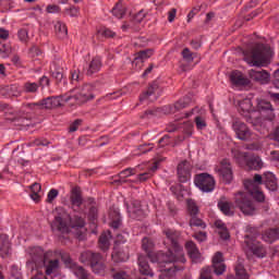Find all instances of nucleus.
Listing matches in <instances>:
<instances>
[{"mask_svg":"<svg viewBox=\"0 0 279 279\" xmlns=\"http://www.w3.org/2000/svg\"><path fill=\"white\" fill-rule=\"evenodd\" d=\"M244 60L252 66H263L269 58V49L263 44H256L248 50L243 51Z\"/></svg>","mask_w":279,"mask_h":279,"instance_id":"f257e3e1","label":"nucleus"},{"mask_svg":"<svg viewBox=\"0 0 279 279\" xmlns=\"http://www.w3.org/2000/svg\"><path fill=\"white\" fill-rule=\"evenodd\" d=\"M235 207L240 209L244 217H254L258 211L256 203L252 198V195L247 192H238L234 194Z\"/></svg>","mask_w":279,"mask_h":279,"instance_id":"f03ea898","label":"nucleus"},{"mask_svg":"<svg viewBox=\"0 0 279 279\" xmlns=\"http://www.w3.org/2000/svg\"><path fill=\"white\" fill-rule=\"evenodd\" d=\"M80 260L81 263L88 265L93 269L94 274H101L106 271V259L100 253L85 251L81 253Z\"/></svg>","mask_w":279,"mask_h":279,"instance_id":"7ed1b4c3","label":"nucleus"},{"mask_svg":"<svg viewBox=\"0 0 279 279\" xmlns=\"http://www.w3.org/2000/svg\"><path fill=\"white\" fill-rule=\"evenodd\" d=\"M90 99H95L93 85L85 84L78 94L68 97L65 101H75L77 106H82V104H86V101H90Z\"/></svg>","mask_w":279,"mask_h":279,"instance_id":"20e7f679","label":"nucleus"},{"mask_svg":"<svg viewBox=\"0 0 279 279\" xmlns=\"http://www.w3.org/2000/svg\"><path fill=\"white\" fill-rule=\"evenodd\" d=\"M194 184L203 191V193H211L215 191V179L208 173L196 174Z\"/></svg>","mask_w":279,"mask_h":279,"instance_id":"39448f33","label":"nucleus"},{"mask_svg":"<svg viewBox=\"0 0 279 279\" xmlns=\"http://www.w3.org/2000/svg\"><path fill=\"white\" fill-rule=\"evenodd\" d=\"M163 234L166 235L167 243H170L174 252L184 253V250L182 248V234L180 231L166 229L163 230Z\"/></svg>","mask_w":279,"mask_h":279,"instance_id":"423d86ee","label":"nucleus"},{"mask_svg":"<svg viewBox=\"0 0 279 279\" xmlns=\"http://www.w3.org/2000/svg\"><path fill=\"white\" fill-rule=\"evenodd\" d=\"M28 254L36 265V267H45L47 265V259L49 258V253H45V250L40 246L31 247Z\"/></svg>","mask_w":279,"mask_h":279,"instance_id":"0eeeda50","label":"nucleus"},{"mask_svg":"<svg viewBox=\"0 0 279 279\" xmlns=\"http://www.w3.org/2000/svg\"><path fill=\"white\" fill-rule=\"evenodd\" d=\"M159 265H167L169 263H186V258H184V253L174 252L169 250L168 253L159 252Z\"/></svg>","mask_w":279,"mask_h":279,"instance_id":"6e6552de","label":"nucleus"},{"mask_svg":"<svg viewBox=\"0 0 279 279\" xmlns=\"http://www.w3.org/2000/svg\"><path fill=\"white\" fill-rule=\"evenodd\" d=\"M31 108L38 107L40 110H53L56 108H60L62 106V98L61 97H48L43 99L38 102H33L29 105Z\"/></svg>","mask_w":279,"mask_h":279,"instance_id":"1a4fd4ad","label":"nucleus"},{"mask_svg":"<svg viewBox=\"0 0 279 279\" xmlns=\"http://www.w3.org/2000/svg\"><path fill=\"white\" fill-rule=\"evenodd\" d=\"M86 227V220L80 216H74L70 219V228L73 230H76L75 236L78 239V241H84L86 239V231H84V228Z\"/></svg>","mask_w":279,"mask_h":279,"instance_id":"9d476101","label":"nucleus"},{"mask_svg":"<svg viewBox=\"0 0 279 279\" xmlns=\"http://www.w3.org/2000/svg\"><path fill=\"white\" fill-rule=\"evenodd\" d=\"M232 128L240 141H250L252 138V131L242 121L235 120L232 123Z\"/></svg>","mask_w":279,"mask_h":279,"instance_id":"9b49d317","label":"nucleus"},{"mask_svg":"<svg viewBox=\"0 0 279 279\" xmlns=\"http://www.w3.org/2000/svg\"><path fill=\"white\" fill-rule=\"evenodd\" d=\"M50 226L51 230H57L62 234H69L71 232L70 226L66 223V220H64V214H58L54 216Z\"/></svg>","mask_w":279,"mask_h":279,"instance_id":"f8f14e48","label":"nucleus"},{"mask_svg":"<svg viewBox=\"0 0 279 279\" xmlns=\"http://www.w3.org/2000/svg\"><path fill=\"white\" fill-rule=\"evenodd\" d=\"M129 246H113V253L111 254V258L113 263H125V260H129L130 253L128 252Z\"/></svg>","mask_w":279,"mask_h":279,"instance_id":"ddd939ff","label":"nucleus"},{"mask_svg":"<svg viewBox=\"0 0 279 279\" xmlns=\"http://www.w3.org/2000/svg\"><path fill=\"white\" fill-rule=\"evenodd\" d=\"M213 269L216 276L226 274V264L223 263V253L217 252L213 257Z\"/></svg>","mask_w":279,"mask_h":279,"instance_id":"4468645a","label":"nucleus"},{"mask_svg":"<svg viewBox=\"0 0 279 279\" xmlns=\"http://www.w3.org/2000/svg\"><path fill=\"white\" fill-rule=\"evenodd\" d=\"M189 98H183L174 102L173 106L168 105L162 108V112L165 114H175V112H180V110H184L186 106H189Z\"/></svg>","mask_w":279,"mask_h":279,"instance_id":"2eb2a0df","label":"nucleus"},{"mask_svg":"<svg viewBox=\"0 0 279 279\" xmlns=\"http://www.w3.org/2000/svg\"><path fill=\"white\" fill-rule=\"evenodd\" d=\"M179 182H189L191 180V163L186 160L178 165L177 168Z\"/></svg>","mask_w":279,"mask_h":279,"instance_id":"dca6fc26","label":"nucleus"},{"mask_svg":"<svg viewBox=\"0 0 279 279\" xmlns=\"http://www.w3.org/2000/svg\"><path fill=\"white\" fill-rule=\"evenodd\" d=\"M219 173L223 180V182H226V184H230L232 182V166H230V160L228 159H223L221 161V168L219 169Z\"/></svg>","mask_w":279,"mask_h":279,"instance_id":"f3484780","label":"nucleus"},{"mask_svg":"<svg viewBox=\"0 0 279 279\" xmlns=\"http://www.w3.org/2000/svg\"><path fill=\"white\" fill-rule=\"evenodd\" d=\"M33 119L34 116L32 113L20 111L16 113L15 125L19 128H29V125H34Z\"/></svg>","mask_w":279,"mask_h":279,"instance_id":"a211bd4d","label":"nucleus"},{"mask_svg":"<svg viewBox=\"0 0 279 279\" xmlns=\"http://www.w3.org/2000/svg\"><path fill=\"white\" fill-rule=\"evenodd\" d=\"M126 210L129 213V217L131 219H137L141 220L144 217L143 209H141V203L138 202H133L131 205L129 203H125Z\"/></svg>","mask_w":279,"mask_h":279,"instance_id":"6ab92c4d","label":"nucleus"},{"mask_svg":"<svg viewBox=\"0 0 279 279\" xmlns=\"http://www.w3.org/2000/svg\"><path fill=\"white\" fill-rule=\"evenodd\" d=\"M248 76L251 77V80H253L254 82H258L259 84H269L270 75L269 72L265 70H250Z\"/></svg>","mask_w":279,"mask_h":279,"instance_id":"aec40b11","label":"nucleus"},{"mask_svg":"<svg viewBox=\"0 0 279 279\" xmlns=\"http://www.w3.org/2000/svg\"><path fill=\"white\" fill-rule=\"evenodd\" d=\"M138 270L142 276H149L154 278V270L149 266V262H147V257L145 255H138L137 257Z\"/></svg>","mask_w":279,"mask_h":279,"instance_id":"412c9836","label":"nucleus"},{"mask_svg":"<svg viewBox=\"0 0 279 279\" xmlns=\"http://www.w3.org/2000/svg\"><path fill=\"white\" fill-rule=\"evenodd\" d=\"M218 208L222 215H226V217H232V215H234V210H232V208H234V204L228 202L226 196H221L218 201Z\"/></svg>","mask_w":279,"mask_h":279,"instance_id":"4be33fe9","label":"nucleus"},{"mask_svg":"<svg viewBox=\"0 0 279 279\" xmlns=\"http://www.w3.org/2000/svg\"><path fill=\"white\" fill-rule=\"evenodd\" d=\"M185 248L187 251V254L190 258L193 260V263H197L199 258H202V253H199V248H197V245L193 241H189L185 244Z\"/></svg>","mask_w":279,"mask_h":279,"instance_id":"5701e85b","label":"nucleus"},{"mask_svg":"<svg viewBox=\"0 0 279 279\" xmlns=\"http://www.w3.org/2000/svg\"><path fill=\"white\" fill-rule=\"evenodd\" d=\"M264 165L263 159H260L258 156H251L248 157V160H246L248 171H260Z\"/></svg>","mask_w":279,"mask_h":279,"instance_id":"b1692460","label":"nucleus"},{"mask_svg":"<svg viewBox=\"0 0 279 279\" xmlns=\"http://www.w3.org/2000/svg\"><path fill=\"white\" fill-rule=\"evenodd\" d=\"M70 202L72 206H77V208H80V206L84 204V198H82V189H80V186H75L72 189Z\"/></svg>","mask_w":279,"mask_h":279,"instance_id":"393cba45","label":"nucleus"},{"mask_svg":"<svg viewBox=\"0 0 279 279\" xmlns=\"http://www.w3.org/2000/svg\"><path fill=\"white\" fill-rule=\"evenodd\" d=\"M230 80L234 86H250L248 78L244 77L243 74L239 71L232 72Z\"/></svg>","mask_w":279,"mask_h":279,"instance_id":"a878e982","label":"nucleus"},{"mask_svg":"<svg viewBox=\"0 0 279 279\" xmlns=\"http://www.w3.org/2000/svg\"><path fill=\"white\" fill-rule=\"evenodd\" d=\"M265 178V184L268 191L276 192L278 191V179L276 178V174L272 172H266L264 173Z\"/></svg>","mask_w":279,"mask_h":279,"instance_id":"bb28decb","label":"nucleus"},{"mask_svg":"<svg viewBox=\"0 0 279 279\" xmlns=\"http://www.w3.org/2000/svg\"><path fill=\"white\" fill-rule=\"evenodd\" d=\"M244 118L247 123H251L254 128H258V125H263V118H260V112L251 111L250 113H245Z\"/></svg>","mask_w":279,"mask_h":279,"instance_id":"cd10ccee","label":"nucleus"},{"mask_svg":"<svg viewBox=\"0 0 279 279\" xmlns=\"http://www.w3.org/2000/svg\"><path fill=\"white\" fill-rule=\"evenodd\" d=\"M13 154H17L20 156L19 162L21 167L28 165L29 160L27 158H29V153H25V144H21L14 148Z\"/></svg>","mask_w":279,"mask_h":279,"instance_id":"c85d7f7f","label":"nucleus"},{"mask_svg":"<svg viewBox=\"0 0 279 279\" xmlns=\"http://www.w3.org/2000/svg\"><path fill=\"white\" fill-rule=\"evenodd\" d=\"M110 239H112V233L110 231L100 234L98 243L99 248L102 252H108V250H110Z\"/></svg>","mask_w":279,"mask_h":279,"instance_id":"c756f323","label":"nucleus"},{"mask_svg":"<svg viewBox=\"0 0 279 279\" xmlns=\"http://www.w3.org/2000/svg\"><path fill=\"white\" fill-rule=\"evenodd\" d=\"M111 13L116 16V19H123L128 13V7L123 4V1H118L111 10Z\"/></svg>","mask_w":279,"mask_h":279,"instance_id":"7c9ffc66","label":"nucleus"},{"mask_svg":"<svg viewBox=\"0 0 279 279\" xmlns=\"http://www.w3.org/2000/svg\"><path fill=\"white\" fill-rule=\"evenodd\" d=\"M54 32H56L57 38H59L60 40H64V38L69 36V29L66 28V24L62 22L56 23Z\"/></svg>","mask_w":279,"mask_h":279,"instance_id":"2f4dec72","label":"nucleus"},{"mask_svg":"<svg viewBox=\"0 0 279 279\" xmlns=\"http://www.w3.org/2000/svg\"><path fill=\"white\" fill-rule=\"evenodd\" d=\"M158 88H160V84L158 83V81L150 83L147 90L140 96V101H144V99H149L151 95L156 94V90H158Z\"/></svg>","mask_w":279,"mask_h":279,"instance_id":"473e14b6","label":"nucleus"},{"mask_svg":"<svg viewBox=\"0 0 279 279\" xmlns=\"http://www.w3.org/2000/svg\"><path fill=\"white\" fill-rule=\"evenodd\" d=\"M0 256L2 258L10 256V241L5 235H0Z\"/></svg>","mask_w":279,"mask_h":279,"instance_id":"72a5a7b5","label":"nucleus"},{"mask_svg":"<svg viewBox=\"0 0 279 279\" xmlns=\"http://www.w3.org/2000/svg\"><path fill=\"white\" fill-rule=\"evenodd\" d=\"M100 70H101V58L95 57L88 65L87 75L99 73Z\"/></svg>","mask_w":279,"mask_h":279,"instance_id":"f704fd0d","label":"nucleus"},{"mask_svg":"<svg viewBox=\"0 0 279 279\" xmlns=\"http://www.w3.org/2000/svg\"><path fill=\"white\" fill-rule=\"evenodd\" d=\"M0 95L3 97H19V89L14 85H7L0 88Z\"/></svg>","mask_w":279,"mask_h":279,"instance_id":"c9c22d12","label":"nucleus"},{"mask_svg":"<svg viewBox=\"0 0 279 279\" xmlns=\"http://www.w3.org/2000/svg\"><path fill=\"white\" fill-rule=\"evenodd\" d=\"M263 184V175L254 174L253 179H247L245 182V186L247 190L258 189Z\"/></svg>","mask_w":279,"mask_h":279,"instance_id":"e433bc0d","label":"nucleus"},{"mask_svg":"<svg viewBox=\"0 0 279 279\" xmlns=\"http://www.w3.org/2000/svg\"><path fill=\"white\" fill-rule=\"evenodd\" d=\"M232 154L235 162L239 163L240 167H243V165H247V160L250 158L248 153H241L239 150H234L232 151Z\"/></svg>","mask_w":279,"mask_h":279,"instance_id":"4c0bfd02","label":"nucleus"},{"mask_svg":"<svg viewBox=\"0 0 279 279\" xmlns=\"http://www.w3.org/2000/svg\"><path fill=\"white\" fill-rule=\"evenodd\" d=\"M235 277L238 279H250V275L247 274V270H245L243 262H238L235 265Z\"/></svg>","mask_w":279,"mask_h":279,"instance_id":"58836bf2","label":"nucleus"},{"mask_svg":"<svg viewBox=\"0 0 279 279\" xmlns=\"http://www.w3.org/2000/svg\"><path fill=\"white\" fill-rule=\"evenodd\" d=\"M43 186L40 185V183H34L31 185V199L36 202V204H38V202H40V191H41Z\"/></svg>","mask_w":279,"mask_h":279,"instance_id":"ea45409f","label":"nucleus"},{"mask_svg":"<svg viewBox=\"0 0 279 279\" xmlns=\"http://www.w3.org/2000/svg\"><path fill=\"white\" fill-rule=\"evenodd\" d=\"M248 195H251L252 199H255V202H258V204H264L265 202V193L263 191L258 190V187L248 190Z\"/></svg>","mask_w":279,"mask_h":279,"instance_id":"a19ab883","label":"nucleus"},{"mask_svg":"<svg viewBox=\"0 0 279 279\" xmlns=\"http://www.w3.org/2000/svg\"><path fill=\"white\" fill-rule=\"evenodd\" d=\"M254 110L252 109V100L245 99L240 102V113L242 117H245V114H250V112H253Z\"/></svg>","mask_w":279,"mask_h":279,"instance_id":"79ce46f5","label":"nucleus"},{"mask_svg":"<svg viewBox=\"0 0 279 279\" xmlns=\"http://www.w3.org/2000/svg\"><path fill=\"white\" fill-rule=\"evenodd\" d=\"M278 230H276V228L268 229L264 233V239L268 243H274V241H278Z\"/></svg>","mask_w":279,"mask_h":279,"instance_id":"37998d69","label":"nucleus"},{"mask_svg":"<svg viewBox=\"0 0 279 279\" xmlns=\"http://www.w3.org/2000/svg\"><path fill=\"white\" fill-rule=\"evenodd\" d=\"M38 88H40L39 83L26 82L23 85V92L27 94L38 93Z\"/></svg>","mask_w":279,"mask_h":279,"instance_id":"c03bdc74","label":"nucleus"},{"mask_svg":"<svg viewBox=\"0 0 279 279\" xmlns=\"http://www.w3.org/2000/svg\"><path fill=\"white\" fill-rule=\"evenodd\" d=\"M180 269H182V268H179L175 265H173L172 267H169V268H165V269L161 270V272H162L161 277H163V278H173V276H175V274L178 271H180Z\"/></svg>","mask_w":279,"mask_h":279,"instance_id":"a18cd8bd","label":"nucleus"},{"mask_svg":"<svg viewBox=\"0 0 279 279\" xmlns=\"http://www.w3.org/2000/svg\"><path fill=\"white\" fill-rule=\"evenodd\" d=\"M59 265H60V260L58 259L49 260L48 264L44 266L46 267V275L51 276V274H53V270L58 269Z\"/></svg>","mask_w":279,"mask_h":279,"instance_id":"49530a36","label":"nucleus"},{"mask_svg":"<svg viewBox=\"0 0 279 279\" xmlns=\"http://www.w3.org/2000/svg\"><path fill=\"white\" fill-rule=\"evenodd\" d=\"M190 227L191 228H201V230H204L206 228V222L202 220L201 218H197V216H193L190 219Z\"/></svg>","mask_w":279,"mask_h":279,"instance_id":"de8ad7c7","label":"nucleus"},{"mask_svg":"<svg viewBox=\"0 0 279 279\" xmlns=\"http://www.w3.org/2000/svg\"><path fill=\"white\" fill-rule=\"evenodd\" d=\"M154 56V49H145L135 53V60H147Z\"/></svg>","mask_w":279,"mask_h":279,"instance_id":"09e8293b","label":"nucleus"},{"mask_svg":"<svg viewBox=\"0 0 279 279\" xmlns=\"http://www.w3.org/2000/svg\"><path fill=\"white\" fill-rule=\"evenodd\" d=\"M187 213L192 217H197L199 214V207L193 201H187Z\"/></svg>","mask_w":279,"mask_h":279,"instance_id":"8fccbe9b","label":"nucleus"},{"mask_svg":"<svg viewBox=\"0 0 279 279\" xmlns=\"http://www.w3.org/2000/svg\"><path fill=\"white\" fill-rule=\"evenodd\" d=\"M252 253L254 256H257V258H265L267 256V251H265V247L258 245L252 247Z\"/></svg>","mask_w":279,"mask_h":279,"instance_id":"3c124183","label":"nucleus"},{"mask_svg":"<svg viewBox=\"0 0 279 279\" xmlns=\"http://www.w3.org/2000/svg\"><path fill=\"white\" fill-rule=\"evenodd\" d=\"M218 228H220V230L218 231L220 239H222L223 241H228V239H230V232H228L226 225H218Z\"/></svg>","mask_w":279,"mask_h":279,"instance_id":"603ef678","label":"nucleus"},{"mask_svg":"<svg viewBox=\"0 0 279 279\" xmlns=\"http://www.w3.org/2000/svg\"><path fill=\"white\" fill-rule=\"evenodd\" d=\"M142 247L144 250V252H151L154 250V242H151V240H149V238H144L142 240Z\"/></svg>","mask_w":279,"mask_h":279,"instance_id":"864d4df0","label":"nucleus"},{"mask_svg":"<svg viewBox=\"0 0 279 279\" xmlns=\"http://www.w3.org/2000/svg\"><path fill=\"white\" fill-rule=\"evenodd\" d=\"M99 217V210L97 209V207L93 206L89 208V213H88V219L89 221H92V223H95V221H97Z\"/></svg>","mask_w":279,"mask_h":279,"instance_id":"5fc2aeb1","label":"nucleus"},{"mask_svg":"<svg viewBox=\"0 0 279 279\" xmlns=\"http://www.w3.org/2000/svg\"><path fill=\"white\" fill-rule=\"evenodd\" d=\"M145 16H147V13H145L144 10H141L138 13L134 14L131 19L133 23H143L145 20Z\"/></svg>","mask_w":279,"mask_h":279,"instance_id":"6e6d98bb","label":"nucleus"},{"mask_svg":"<svg viewBox=\"0 0 279 279\" xmlns=\"http://www.w3.org/2000/svg\"><path fill=\"white\" fill-rule=\"evenodd\" d=\"M74 274L80 279H88V272L82 266L76 267L74 270Z\"/></svg>","mask_w":279,"mask_h":279,"instance_id":"4d7b16f0","label":"nucleus"},{"mask_svg":"<svg viewBox=\"0 0 279 279\" xmlns=\"http://www.w3.org/2000/svg\"><path fill=\"white\" fill-rule=\"evenodd\" d=\"M130 175H136V169L134 168H126L125 170L121 171L119 173V177L122 180H125V178H130Z\"/></svg>","mask_w":279,"mask_h":279,"instance_id":"13d9d810","label":"nucleus"},{"mask_svg":"<svg viewBox=\"0 0 279 279\" xmlns=\"http://www.w3.org/2000/svg\"><path fill=\"white\" fill-rule=\"evenodd\" d=\"M158 112H162V109L157 108V109H148L144 112V114L141 116V119H149V117H156Z\"/></svg>","mask_w":279,"mask_h":279,"instance_id":"bf43d9fd","label":"nucleus"},{"mask_svg":"<svg viewBox=\"0 0 279 279\" xmlns=\"http://www.w3.org/2000/svg\"><path fill=\"white\" fill-rule=\"evenodd\" d=\"M257 110L263 111V110H271V102L267 100H259L257 102Z\"/></svg>","mask_w":279,"mask_h":279,"instance_id":"052dcab7","label":"nucleus"},{"mask_svg":"<svg viewBox=\"0 0 279 279\" xmlns=\"http://www.w3.org/2000/svg\"><path fill=\"white\" fill-rule=\"evenodd\" d=\"M125 243H128V240L122 234H118L113 247H124V245H128Z\"/></svg>","mask_w":279,"mask_h":279,"instance_id":"680f3d73","label":"nucleus"},{"mask_svg":"<svg viewBox=\"0 0 279 279\" xmlns=\"http://www.w3.org/2000/svg\"><path fill=\"white\" fill-rule=\"evenodd\" d=\"M113 279H132V276L124 270L117 271L112 275Z\"/></svg>","mask_w":279,"mask_h":279,"instance_id":"e2e57ef3","label":"nucleus"},{"mask_svg":"<svg viewBox=\"0 0 279 279\" xmlns=\"http://www.w3.org/2000/svg\"><path fill=\"white\" fill-rule=\"evenodd\" d=\"M193 238L196 239L199 243H204L208 239V235L205 231H198L193 234Z\"/></svg>","mask_w":279,"mask_h":279,"instance_id":"0e129e2a","label":"nucleus"},{"mask_svg":"<svg viewBox=\"0 0 279 279\" xmlns=\"http://www.w3.org/2000/svg\"><path fill=\"white\" fill-rule=\"evenodd\" d=\"M182 56H183V60H185V62H193V52H191V50L189 48H184L182 51Z\"/></svg>","mask_w":279,"mask_h":279,"instance_id":"69168bd1","label":"nucleus"},{"mask_svg":"<svg viewBox=\"0 0 279 279\" xmlns=\"http://www.w3.org/2000/svg\"><path fill=\"white\" fill-rule=\"evenodd\" d=\"M17 36L21 43H27V40H29V34L27 33V29H20Z\"/></svg>","mask_w":279,"mask_h":279,"instance_id":"338daca9","label":"nucleus"},{"mask_svg":"<svg viewBox=\"0 0 279 279\" xmlns=\"http://www.w3.org/2000/svg\"><path fill=\"white\" fill-rule=\"evenodd\" d=\"M58 190L52 189L48 192V196H47V203L48 204H53V199H56V197H58Z\"/></svg>","mask_w":279,"mask_h":279,"instance_id":"774afa93","label":"nucleus"}]
</instances>
